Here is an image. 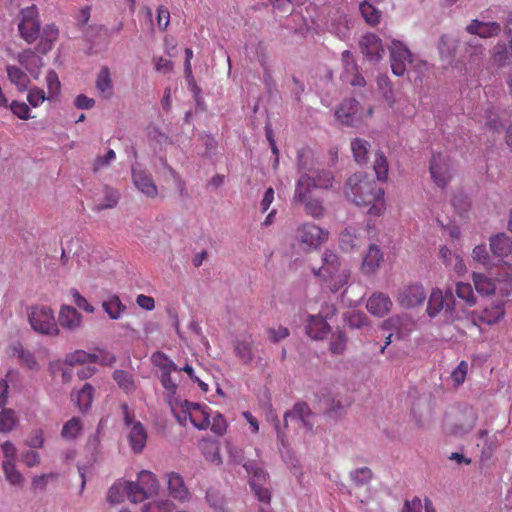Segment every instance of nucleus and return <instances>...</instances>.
I'll return each instance as SVG.
<instances>
[{
  "label": "nucleus",
  "mask_w": 512,
  "mask_h": 512,
  "mask_svg": "<svg viewBox=\"0 0 512 512\" xmlns=\"http://www.w3.org/2000/svg\"><path fill=\"white\" fill-rule=\"evenodd\" d=\"M344 193L357 206L369 207L371 216H380L385 211L384 190L361 173L348 178Z\"/></svg>",
  "instance_id": "f257e3e1"
},
{
  "label": "nucleus",
  "mask_w": 512,
  "mask_h": 512,
  "mask_svg": "<svg viewBox=\"0 0 512 512\" xmlns=\"http://www.w3.org/2000/svg\"><path fill=\"white\" fill-rule=\"evenodd\" d=\"M309 151L297 152V170L301 174L295 184V198L303 200L312 188L328 189L332 187L334 176L328 170H313L308 167Z\"/></svg>",
  "instance_id": "f03ea898"
},
{
  "label": "nucleus",
  "mask_w": 512,
  "mask_h": 512,
  "mask_svg": "<svg viewBox=\"0 0 512 512\" xmlns=\"http://www.w3.org/2000/svg\"><path fill=\"white\" fill-rule=\"evenodd\" d=\"M426 313L431 319L441 315L446 324L453 323L458 319L452 291L446 290L444 292L439 288L432 289L427 301Z\"/></svg>",
  "instance_id": "7ed1b4c3"
},
{
  "label": "nucleus",
  "mask_w": 512,
  "mask_h": 512,
  "mask_svg": "<svg viewBox=\"0 0 512 512\" xmlns=\"http://www.w3.org/2000/svg\"><path fill=\"white\" fill-rule=\"evenodd\" d=\"M28 320L31 328L42 335L58 336L60 330L53 310L48 306H33L28 309Z\"/></svg>",
  "instance_id": "20e7f679"
},
{
  "label": "nucleus",
  "mask_w": 512,
  "mask_h": 512,
  "mask_svg": "<svg viewBox=\"0 0 512 512\" xmlns=\"http://www.w3.org/2000/svg\"><path fill=\"white\" fill-rule=\"evenodd\" d=\"M183 417L176 414L178 421L185 425V421L189 418L192 425L199 430H206L210 426L211 410L206 405L184 401L181 404Z\"/></svg>",
  "instance_id": "39448f33"
},
{
  "label": "nucleus",
  "mask_w": 512,
  "mask_h": 512,
  "mask_svg": "<svg viewBox=\"0 0 512 512\" xmlns=\"http://www.w3.org/2000/svg\"><path fill=\"white\" fill-rule=\"evenodd\" d=\"M132 502L140 503L156 495L159 491V483L156 476L148 471L142 470L138 474V482H132Z\"/></svg>",
  "instance_id": "423d86ee"
},
{
  "label": "nucleus",
  "mask_w": 512,
  "mask_h": 512,
  "mask_svg": "<svg viewBox=\"0 0 512 512\" xmlns=\"http://www.w3.org/2000/svg\"><path fill=\"white\" fill-rule=\"evenodd\" d=\"M244 468L250 476V486L254 491L255 496L259 501L269 504L271 500V493L269 489L264 486L268 477L265 471L252 461L244 463Z\"/></svg>",
  "instance_id": "0eeeda50"
},
{
  "label": "nucleus",
  "mask_w": 512,
  "mask_h": 512,
  "mask_svg": "<svg viewBox=\"0 0 512 512\" xmlns=\"http://www.w3.org/2000/svg\"><path fill=\"white\" fill-rule=\"evenodd\" d=\"M429 171L435 184L440 188H445L452 178L451 159L441 153L433 154Z\"/></svg>",
  "instance_id": "6e6552de"
},
{
  "label": "nucleus",
  "mask_w": 512,
  "mask_h": 512,
  "mask_svg": "<svg viewBox=\"0 0 512 512\" xmlns=\"http://www.w3.org/2000/svg\"><path fill=\"white\" fill-rule=\"evenodd\" d=\"M328 232L312 223H305L297 229L296 239L304 250L316 249L326 241Z\"/></svg>",
  "instance_id": "1a4fd4ad"
},
{
  "label": "nucleus",
  "mask_w": 512,
  "mask_h": 512,
  "mask_svg": "<svg viewBox=\"0 0 512 512\" xmlns=\"http://www.w3.org/2000/svg\"><path fill=\"white\" fill-rule=\"evenodd\" d=\"M21 19L18 24L19 32L24 40L32 43L36 40L40 31L38 11L35 5L24 8L20 12Z\"/></svg>",
  "instance_id": "9d476101"
},
{
  "label": "nucleus",
  "mask_w": 512,
  "mask_h": 512,
  "mask_svg": "<svg viewBox=\"0 0 512 512\" xmlns=\"http://www.w3.org/2000/svg\"><path fill=\"white\" fill-rule=\"evenodd\" d=\"M391 69L394 75L403 76L406 66L412 62L410 50L400 41L393 40L389 46Z\"/></svg>",
  "instance_id": "9b49d317"
},
{
  "label": "nucleus",
  "mask_w": 512,
  "mask_h": 512,
  "mask_svg": "<svg viewBox=\"0 0 512 512\" xmlns=\"http://www.w3.org/2000/svg\"><path fill=\"white\" fill-rule=\"evenodd\" d=\"M131 176L134 186L147 198L154 199L158 196V188L149 171L140 166H132Z\"/></svg>",
  "instance_id": "f8f14e48"
},
{
  "label": "nucleus",
  "mask_w": 512,
  "mask_h": 512,
  "mask_svg": "<svg viewBox=\"0 0 512 512\" xmlns=\"http://www.w3.org/2000/svg\"><path fill=\"white\" fill-rule=\"evenodd\" d=\"M425 299L426 292L421 284L404 286L397 293V302L407 309L422 305Z\"/></svg>",
  "instance_id": "ddd939ff"
},
{
  "label": "nucleus",
  "mask_w": 512,
  "mask_h": 512,
  "mask_svg": "<svg viewBox=\"0 0 512 512\" xmlns=\"http://www.w3.org/2000/svg\"><path fill=\"white\" fill-rule=\"evenodd\" d=\"M289 420L299 422L307 432H312L314 427V413L309 406L304 403H296L294 407L284 414V426L287 427Z\"/></svg>",
  "instance_id": "4468645a"
},
{
  "label": "nucleus",
  "mask_w": 512,
  "mask_h": 512,
  "mask_svg": "<svg viewBox=\"0 0 512 512\" xmlns=\"http://www.w3.org/2000/svg\"><path fill=\"white\" fill-rule=\"evenodd\" d=\"M335 115L341 124L355 126L361 121L360 103L355 99L343 100L335 111Z\"/></svg>",
  "instance_id": "2eb2a0df"
},
{
  "label": "nucleus",
  "mask_w": 512,
  "mask_h": 512,
  "mask_svg": "<svg viewBox=\"0 0 512 512\" xmlns=\"http://www.w3.org/2000/svg\"><path fill=\"white\" fill-rule=\"evenodd\" d=\"M359 46L366 59L372 62L381 60L385 53L381 39L373 33L362 36Z\"/></svg>",
  "instance_id": "dca6fc26"
},
{
  "label": "nucleus",
  "mask_w": 512,
  "mask_h": 512,
  "mask_svg": "<svg viewBox=\"0 0 512 512\" xmlns=\"http://www.w3.org/2000/svg\"><path fill=\"white\" fill-rule=\"evenodd\" d=\"M466 31L471 35L479 36L480 38H492L498 36L501 31V25L498 22H483L478 19H473L467 26Z\"/></svg>",
  "instance_id": "f3484780"
},
{
  "label": "nucleus",
  "mask_w": 512,
  "mask_h": 512,
  "mask_svg": "<svg viewBox=\"0 0 512 512\" xmlns=\"http://www.w3.org/2000/svg\"><path fill=\"white\" fill-rule=\"evenodd\" d=\"M59 325L70 332L77 331L82 326V315L70 305H62L58 315Z\"/></svg>",
  "instance_id": "a211bd4d"
},
{
  "label": "nucleus",
  "mask_w": 512,
  "mask_h": 512,
  "mask_svg": "<svg viewBox=\"0 0 512 512\" xmlns=\"http://www.w3.org/2000/svg\"><path fill=\"white\" fill-rule=\"evenodd\" d=\"M167 488L171 497L179 501H186L189 499V491L185 486L183 477L176 472H169L165 474Z\"/></svg>",
  "instance_id": "6ab92c4d"
},
{
  "label": "nucleus",
  "mask_w": 512,
  "mask_h": 512,
  "mask_svg": "<svg viewBox=\"0 0 512 512\" xmlns=\"http://www.w3.org/2000/svg\"><path fill=\"white\" fill-rule=\"evenodd\" d=\"M331 332V326L321 315H310L307 321L306 333L313 340H323Z\"/></svg>",
  "instance_id": "aec40b11"
},
{
  "label": "nucleus",
  "mask_w": 512,
  "mask_h": 512,
  "mask_svg": "<svg viewBox=\"0 0 512 512\" xmlns=\"http://www.w3.org/2000/svg\"><path fill=\"white\" fill-rule=\"evenodd\" d=\"M367 310L376 317H384L392 308V301L384 293H374L367 300Z\"/></svg>",
  "instance_id": "412c9836"
},
{
  "label": "nucleus",
  "mask_w": 512,
  "mask_h": 512,
  "mask_svg": "<svg viewBox=\"0 0 512 512\" xmlns=\"http://www.w3.org/2000/svg\"><path fill=\"white\" fill-rule=\"evenodd\" d=\"M133 486L131 481L117 480L108 490L107 501L110 504L121 503L125 496L132 502Z\"/></svg>",
  "instance_id": "4be33fe9"
},
{
  "label": "nucleus",
  "mask_w": 512,
  "mask_h": 512,
  "mask_svg": "<svg viewBox=\"0 0 512 512\" xmlns=\"http://www.w3.org/2000/svg\"><path fill=\"white\" fill-rule=\"evenodd\" d=\"M490 60L496 67H505L512 63V49L503 41L497 42L490 50Z\"/></svg>",
  "instance_id": "5701e85b"
},
{
  "label": "nucleus",
  "mask_w": 512,
  "mask_h": 512,
  "mask_svg": "<svg viewBox=\"0 0 512 512\" xmlns=\"http://www.w3.org/2000/svg\"><path fill=\"white\" fill-rule=\"evenodd\" d=\"M383 260L384 255L381 249L377 245L371 244L364 256L361 266L362 271L366 274L374 273L380 267Z\"/></svg>",
  "instance_id": "b1692460"
},
{
  "label": "nucleus",
  "mask_w": 512,
  "mask_h": 512,
  "mask_svg": "<svg viewBox=\"0 0 512 512\" xmlns=\"http://www.w3.org/2000/svg\"><path fill=\"white\" fill-rule=\"evenodd\" d=\"M341 263L338 256L330 250L324 251L322 255V266L316 271L315 275L325 278L327 276H333V273L340 271Z\"/></svg>",
  "instance_id": "393cba45"
},
{
  "label": "nucleus",
  "mask_w": 512,
  "mask_h": 512,
  "mask_svg": "<svg viewBox=\"0 0 512 512\" xmlns=\"http://www.w3.org/2000/svg\"><path fill=\"white\" fill-rule=\"evenodd\" d=\"M293 203L304 205V211L307 215L315 219H320L324 216L325 208L323 206V200L320 198H315L311 196V193L306 195L303 200H297L295 198V193L292 198Z\"/></svg>",
  "instance_id": "a878e982"
},
{
  "label": "nucleus",
  "mask_w": 512,
  "mask_h": 512,
  "mask_svg": "<svg viewBox=\"0 0 512 512\" xmlns=\"http://www.w3.org/2000/svg\"><path fill=\"white\" fill-rule=\"evenodd\" d=\"M477 415L472 408H465L461 418L453 425L452 432L457 436L469 433L475 426Z\"/></svg>",
  "instance_id": "bb28decb"
},
{
  "label": "nucleus",
  "mask_w": 512,
  "mask_h": 512,
  "mask_svg": "<svg viewBox=\"0 0 512 512\" xmlns=\"http://www.w3.org/2000/svg\"><path fill=\"white\" fill-rule=\"evenodd\" d=\"M129 441L135 453H140L144 449L147 441V432L141 422L137 421L131 427Z\"/></svg>",
  "instance_id": "cd10ccee"
},
{
  "label": "nucleus",
  "mask_w": 512,
  "mask_h": 512,
  "mask_svg": "<svg viewBox=\"0 0 512 512\" xmlns=\"http://www.w3.org/2000/svg\"><path fill=\"white\" fill-rule=\"evenodd\" d=\"M18 61L23 65L34 78L38 77L39 69L43 65L42 58L32 50H25L18 54Z\"/></svg>",
  "instance_id": "c85d7f7f"
},
{
  "label": "nucleus",
  "mask_w": 512,
  "mask_h": 512,
  "mask_svg": "<svg viewBox=\"0 0 512 512\" xmlns=\"http://www.w3.org/2000/svg\"><path fill=\"white\" fill-rule=\"evenodd\" d=\"M93 392L94 388L89 383H86L78 392L71 394V399L78 406L80 411L85 412L91 406Z\"/></svg>",
  "instance_id": "c756f323"
},
{
  "label": "nucleus",
  "mask_w": 512,
  "mask_h": 512,
  "mask_svg": "<svg viewBox=\"0 0 512 512\" xmlns=\"http://www.w3.org/2000/svg\"><path fill=\"white\" fill-rule=\"evenodd\" d=\"M490 249L497 257H504L511 253L512 247L509 237L500 233L490 238Z\"/></svg>",
  "instance_id": "7c9ffc66"
},
{
  "label": "nucleus",
  "mask_w": 512,
  "mask_h": 512,
  "mask_svg": "<svg viewBox=\"0 0 512 512\" xmlns=\"http://www.w3.org/2000/svg\"><path fill=\"white\" fill-rule=\"evenodd\" d=\"M96 89L99 94L109 99L113 94V85L111 80V74L107 67H102L99 71L96 79Z\"/></svg>",
  "instance_id": "2f4dec72"
},
{
  "label": "nucleus",
  "mask_w": 512,
  "mask_h": 512,
  "mask_svg": "<svg viewBox=\"0 0 512 512\" xmlns=\"http://www.w3.org/2000/svg\"><path fill=\"white\" fill-rule=\"evenodd\" d=\"M58 29L55 25H47L42 33L41 40L36 46V51L41 54H46L52 49L53 43L57 40Z\"/></svg>",
  "instance_id": "473e14b6"
},
{
  "label": "nucleus",
  "mask_w": 512,
  "mask_h": 512,
  "mask_svg": "<svg viewBox=\"0 0 512 512\" xmlns=\"http://www.w3.org/2000/svg\"><path fill=\"white\" fill-rule=\"evenodd\" d=\"M472 280L476 291L484 296L493 295L496 285L493 279L482 273H473Z\"/></svg>",
  "instance_id": "72a5a7b5"
},
{
  "label": "nucleus",
  "mask_w": 512,
  "mask_h": 512,
  "mask_svg": "<svg viewBox=\"0 0 512 512\" xmlns=\"http://www.w3.org/2000/svg\"><path fill=\"white\" fill-rule=\"evenodd\" d=\"M362 228L349 226L344 229L340 235V245L342 249L348 251L360 244L359 238L361 236Z\"/></svg>",
  "instance_id": "f704fd0d"
},
{
  "label": "nucleus",
  "mask_w": 512,
  "mask_h": 512,
  "mask_svg": "<svg viewBox=\"0 0 512 512\" xmlns=\"http://www.w3.org/2000/svg\"><path fill=\"white\" fill-rule=\"evenodd\" d=\"M102 308L113 319H119L123 312L126 310V306L121 302L120 298L116 295L111 296L102 303Z\"/></svg>",
  "instance_id": "c9c22d12"
},
{
  "label": "nucleus",
  "mask_w": 512,
  "mask_h": 512,
  "mask_svg": "<svg viewBox=\"0 0 512 512\" xmlns=\"http://www.w3.org/2000/svg\"><path fill=\"white\" fill-rule=\"evenodd\" d=\"M119 198H120V194L117 190L106 186L104 188L103 200L100 203L95 204V206L93 207V210L100 212L102 210L112 209V208L116 207V205L118 204Z\"/></svg>",
  "instance_id": "e433bc0d"
},
{
  "label": "nucleus",
  "mask_w": 512,
  "mask_h": 512,
  "mask_svg": "<svg viewBox=\"0 0 512 512\" xmlns=\"http://www.w3.org/2000/svg\"><path fill=\"white\" fill-rule=\"evenodd\" d=\"M349 277L350 273L348 269L343 268L340 271L333 273V276H327L323 278V280L328 282L330 290L333 293H336L348 283Z\"/></svg>",
  "instance_id": "4c0bfd02"
},
{
  "label": "nucleus",
  "mask_w": 512,
  "mask_h": 512,
  "mask_svg": "<svg viewBox=\"0 0 512 512\" xmlns=\"http://www.w3.org/2000/svg\"><path fill=\"white\" fill-rule=\"evenodd\" d=\"M370 144L368 141L360 138H355L351 142V149L353 152V156L355 161L358 164H364L368 160V152H369Z\"/></svg>",
  "instance_id": "58836bf2"
},
{
  "label": "nucleus",
  "mask_w": 512,
  "mask_h": 512,
  "mask_svg": "<svg viewBox=\"0 0 512 512\" xmlns=\"http://www.w3.org/2000/svg\"><path fill=\"white\" fill-rule=\"evenodd\" d=\"M359 9L367 24H369L370 26H376L377 24L380 23L382 16L381 11L375 8L368 1H363L360 4Z\"/></svg>",
  "instance_id": "ea45409f"
},
{
  "label": "nucleus",
  "mask_w": 512,
  "mask_h": 512,
  "mask_svg": "<svg viewBox=\"0 0 512 512\" xmlns=\"http://www.w3.org/2000/svg\"><path fill=\"white\" fill-rule=\"evenodd\" d=\"M6 70L9 80L18 88V90L25 91L29 83L28 76L16 66L8 65Z\"/></svg>",
  "instance_id": "a19ab883"
},
{
  "label": "nucleus",
  "mask_w": 512,
  "mask_h": 512,
  "mask_svg": "<svg viewBox=\"0 0 512 512\" xmlns=\"http://www.w3.org/2000/svg\"><path fill=\"white\" fill-rule=\"evenodd\" d=\"M325 413L335 420L340 419L345 414V406L340 399L336 397H328L324 400Z\"/></svg>",
  "instance_id": "79ce46f5"
},
{
  "label": "nucleus",
  "mask_w": 512,
  "mask_h": 512,
  "mask_svg": "<svg viewBox=\"0 0 512 512\" xmlns=\"http://www.w3.org/2000/svg\"><path fill=\"white\" fill-rule=\"evenodd\" d=\"M0 432L8 433L18 424V418L13 409L0 408Z\"/></svg>",
  "instance_id": "37998d69"
},
{
  "label": "nucleus",
  "mask_w": 512,
  "mask_h": 512,
  "mask_svg": "<svg viewBox=\"0 0 512 512\" xmlns=\"http://www.w3.org/2000/svg\"><path fill=\"white\" fill-rule=\"evenodd\" d=\"M347 336L341 329H336L332 334L331 341L329 343V350L332 354L341 355L346 350Z\"/></svg>",
  "instance_id": "c03bdc74"
},
{
  "label": "nucleus",
  "mask_w": 512,
  "mask_h": 512,
  "mask_svg": "<svg viewBox=\"0 0 512 512\" xmlns=\"http://www.w3.org/2000/svg\"><path fill=\"white\" fill-rule=\"evenodd\" d=\"M113 379L116 381L118 386L127 393L134 391L136 388L133 376L127 371H114Z\"/></svg>",
  "instance_id": "a18cd8bd"
},
{
  "label": "nucleus",
  "mask_w": 512,
  "mask_h": 512,
  "mask_svg": "<svg viewBox=\"0 0 512 512\" xmlns=\"http://www.w3.org/2000/svg\"><path fill=\"white\" fill-rule=\"evenodd\" d=\"M456 295L459 299L463 300L468 306L476 305L477 299L473 292L471 284L458 282L456 284Z\"/></svg>",
  "instance_id": "49530a36"
},
{
  "label": "nucleus",
  "mask_w": 512,
  "mask_h": 512,
  "mask_svg": "<svg viewBox=\"0 0 512 512\" xmlns=\"http://www.w3.org/2000/svg\"><path fill=\"white\" fill-rule=\"evenodd\" d=\"M152 362L160 368L162 373H172L177 370V366L164 353L155 352L151 357Z\"/></svg>",
  "instance_id": "de8ad7c7"
},
{
  "label": "nucleus",
  "mask_w": 512,
  "mask_h": 512,
  "mask_svg": "<svg viewBox=\"0 0 512 512\" xmlns=\"http://www.w3.org/2000/svg\"><path fill=\"white\" fill-rule=\"evenodd\" d=\"M82 430V425L80 420L76 417H73L69 421H67L61 431V436L67 440L75 439Z\"/></svg>",
  "instance_id": "09e8293b"
},
{
  "label": "nucleus",
  "mask_w": 512,
  "mask_h": 512,
  "mask_svg": "<svg viewBox=\"0 0 512 512\" xmlns=\"http://www.w3.org/2000/svg\"><path fill=\"white\" fill-rule=\"evenodd\" d=\"M14 353L19 357V359L28 369H39L38 362L36 361L34 355L31 352L26 351L21 344H17L16 346H14Z\"/></svg>",
  "instance_id": "8fccbe9b"
},
{
  "label": "nucleus",
  "mask_w": 512,
  "mask_h": 512,
  "mask_svg": "<svg viewBox=\"0 0 512 512\" xmlns=\"http://www.w3.org/2000/svg\"><path fill=\"white\" fill-rule=\"evenodd\" d=\"M97 362V355L96 354H90L83 350L75 351L74 353H71L66 356V363L69 365H76V364H82V363H96Z\"/></svg>",
  "instance_id": "3c124183"
},
{
  "label": "nucleus",
  "mask_w": 512,
  "mask_h": 512,
  "mask_svg": "<svg viewBox=\"0 0 512 512\" xmlns=\"http://www.w3.org/2000/svg\"><path fill=\"white\" fill-rule=\"evenodd\" d=\"M350 478L356 486H364L370 483L373 473L368 467H361L351 471Z\"/></svg>",
  "instance_id": "603ef678"
},
{
  "label": "nucleus",
  "mask_w": 512,
  "mask_h": 512,
  "mask_svg": "<svg viewBox=\"0 0 512 512\" xmlns=\"http://www.w3.org/2000/svg\"><path fill=\"white\" fill-rule=\"evenodd\" d=\"M6 480L13 486H21L24 482V477L16 468L15 464L2 465Z\"/></svg>",
  "instance_id": "864d4df0"
},
{
  "label": "nucleus",
  "mask_w": 512,
  "mask_h": 512,
  "mask_svg": "<svg viewBox=\"0 0 512 512\" xmlns=\"http://www.w3.org/2000/svg\"><path fill=\"white\" fill-rule=\"evenodd\" d=\"M373 168L379 181H385L387 179L388 163L383 153H376Z\"/></svg>",
  "instance_id": "5fc2aeb1"
},
{
  "label": "nucleus",
  "mask_w": 512,
  "mask_h": 512,
  "mask_svg": "<svg viewBox=\"0 0 512 512\" xmlns=\"http://www.w3.org/2000/svg\"><path fill=\"white\" fill-rule=\"evenodd\" d=\"M347 325L353 329H360L368 326L369 321L367 316L362 312H349L345 315Z\"/></svg>",
  "instance_id": "6e6d98bb"
},
{
  "label": "nucleus",
  "mask_w": 512,
  "mask_h": 512,
  "mask_svg": "<svg viewBox=\"0 0 512 512\" xmlns=\"http://www.w3.org/2000/svg\"><path fill=\"white\" fill-rule=\"evenodd\" d=\"M456 46V41L448 35L441 36L438 42V50L443 57H452Z\"/></svg>",
  "instance_id": "4d7b16f0"
},
{
  "label": "nucleus",
  "mask_w": 512,
  "mask_h": 512,
  "mask_svg": "<svg viewBox=\"0 0 512 512\" xmlns=\"http://www.w3.org/2000/svg\"><path fill=\"white\" fill-rule=\"evenodd\" d=\"M115 159L116 153L114 152V150L109 149L104 156H98L94 160L92 164V171L94 173H98L99 171L108 168Z\"/></svg>",
  "instance_id": "13d9d810"
},
{
  "label": "nucleus",
  "mask_w": 512,
  "mask_h": 512,
  "mask_svg": "<svg viewBox=\"0 0 512 512\" xmlns=\"http://www.w3.org/2000/svg\"><path fill=\"white\" fill-rule=\"evenodd\" d=\"M236 355L245 363H249L253 359L252 346L247 341H237L235 344Z\"/></svg>",
  "instance_id": "bf43d9fd"
},
{
  "label": "nucleus",
  "mask_w": 512,
  "mask_h": 512,
  "mask_svg": "<svg viewBox=\"0 0 512 512\" xmlns=\"http://www.w3.org/2000/svg\"><path fill=\"white\" fill-rule=\"evenodd\" d=\"M211 417L212 421L210 420V430L217 436L225 434L227 430V423L224 417L218 412L211 414Z\"/></svg>",
  "instance_id": "052dcab7"
},
{
  "label": "nucleus",
  "mask_w": 512,
  "mask_h": 512,
  "mask_svg": "<svg viewBox=\"0 0 512 512\" xmlns=\"http://www.w3.org/2000/svg\"><path fill=\"white\" fill-rule=\"evenodd\" d=\"M172 502L166 499L149 502L142 507V512H169Z\"/></svg>",
  "instance_id": "680f3d73"
},
{
  "label": "nucleus",
  "mask_w": 512,
  "mask_h": 512,
  "mask_svg": "<svg viewBox=\"0 0 512 512\" xmlns=\"http://www.w3.org/2000/svg\"><path fill=\"white\" fill-rule=\"evenodd\" d=\"M1 450L4 456L2 465L15 464L17 448L11 441H5L1 444Z\"/></svg>",
  "instance_id": "e2e57ef3"
},
{
  "label": "nucleus",
  "mask_w": 512,
  "mask_h": 512,
  "mask_svg": "<svg viewBox=\"0 0 512 512\" xmlns=\"http://www.w3.org/2000/svg\"><path fill=\"white\" fill-rule=\"evenodd\" d=\"M8 108L15 116L22 120L31 118L30 109L24 102L12 101L10 104H8Z\"/></svg>",
  "instance_id": "0e129e2a"
},
{
  "label": "nucleus",
  "mask_w": 512,
  "mask_h": 512,
  "mask_svg": "<svg viewBox=\"0 0 512 512\" xmlns=\"http://www.w3.org/2000/svg\"><path fill=\"white\" fill-rule=\"evenodd\" d=\"M484 50V46L477 40L466 42L465 54L470 58V60H476L481 57Z\"/></svg>",
  "instance_id": "69168bd1"
},
{
  "label": "nucleus",
  "mask_w": 512,
  "mask_h": 512,
  "mask_svg": "<svg viewBox=\"0 0 512 512\" xmlns=\"http://www.w3.org/2000/svg\"><path fill=\"white\" fill-rule=\"evenodd\" d=\"M267 334L271 342L278 343L287 338L290 335V331L284 326L270 327L267 329Z\"/></svg>",
  "instance_id": "338daca9"
},
{
  "label": "nucleus",
  "mask_w": 512,
  "mask_h": 512,
  "mask_svg": "<svg viewBox=\"0 0 512 512\" xmlns=\"http://www.w3.org/2000/svg\"><path fill=\"white\" fill-rule=\"evenodd\" d=\"M46 84L48 89V94L50 97H54L60 91V81L58 79V75L55 71L50 70L46 76Z\"/></svg>",
  "instance_id": "774afa93"
}]
</instances>
